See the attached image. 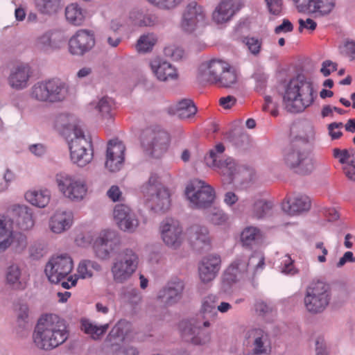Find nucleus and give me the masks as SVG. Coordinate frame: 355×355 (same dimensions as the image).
<instances>
[{"mask_svg":"<svg viewBox=\"0 0 355 355\" xmlns=\"http://www.w3.org/2000/svg\"><path fill=\"white\" fill-rule=\"evenodd\" d=\"M55 129L67 141L71 161L85 166L93 157L91 141L86 138L80 120L75 116L60 114L54 120Z\"/></svg>","mask_w":355,"mask_h":355,"instance_id":"1","label":"nucleus"},{"mask_svg":"<svg viewBox=\"0 0 355 355\" xmlns=\"http://www.w3.org/2000/svg\"><path fill=\"white\" fill-rule=\"evenodd\" d=\"M69 335L64 320L55 314H45L37 320L33 341L38 349L51 351L64 343Z\"/></svg>","mask_w":355,"mask_h":355,"instance_id":"2","label":"nucleus"},{"mask_svg":"<svg viewBox=\"0 0 355 355\" xmlns=\"http://www.w3.org/2000/svg\"><path fill=\"white\" fill-rule=\"evenodd\" d=\"M315 97L313 83L309 78L300 74L288 83L283 101L288 112L298 113L312 105Z\"/></svg>","mask_w":355,"mask_h":355,"instance_id":"3","label":"nucleus"},{"mask_svg":"<svg viewBox=\"0 0 355 355\" xmlns=\"http://www.w3.org/2000/svg\"><path fill=\"white\" fill-rule=\"evenodd\" d=\"M197 78L202 83L229 88L237 83L238 73L235 68L229 63L214 59L200 65Z\"/></svg>","mask_w":355,"mask_h":355,"instance_id":"4","label":"nucleus"},{"mask_svg":"<svg viewBox=\"0 0 355 355\" xmlns=\"http://www.w3.org/2000/svg\"><path fill=\"white\" fill-rule=\"evenodd\" d=\"M284 162L288 168L300 175L310 174L314 170L307 138L295 137L291 140L284 150Z\"/></svg>","mask_w":355,"mask_h":355,"instance_id":"5","label":"nucleus"},{"mask_svg":"<svg viewBox=\"0 0 355 355\" xmlns=\"http://www.w3.org/2000/svg\"><path fill=\"white\" fill-rule=\"evenodd\" d=\"M68 93V85L60 78H53L35 83L30 96L38 102L55 103L65 100Z\"/></svg>","mask_w":355,"mask_h":355,"instance_id":"6","label":"nucleus"},{"mask_svg":"<svg viewBox=\"0 0 355 355\" xmlns=\"http://www.w3.org/2000/svg\"><path fill=\"white\" fill-rule=\"evenodd\" d=\"M331 300V288L326 282L313 279L306 286L304 297L306 310L312 313H322Z\"/></svg>","mask_w":355,"mask_h":355,"instance_id":"7","label":"nucleus"},{"mask_svg":"<svg viewBox=\"0 0 355 355\" xmlns=\"http://www.w3.org/2000/svg\"><path fill=\"white\" fill-rule=\"evenodd\" d=\"M141 192L148 206L155 212H165L169 209V191L158 181L156 175H151L148 182L142 185Z\"/></svg>","mask_w":355,"mask_h":355,"instance_id":"8","label":"nucleus"},{"mask_svg":"<svg viewBox=\"0 0 355 355\" xmlns=\"http://www.w3.org/2000/svg\"><path fill=\"white\" fill-rule=\"evenodd\" d=\"M265 258L260 252H254L248 259L238 258L227 268L223 275V280L228 284L245 279L248 277V267H253L254 272L263 270L265 265Z\"/></svg>","mask_w":355,"mask_h":355,"instance_id":"9","label":"nucleus"},{"mask_svg":"<svg viewBox=\"0 0 355 355\" xmlns=\"http://www.w3.org/2000/svg\"><path fill=\"white\" fill-rule=\"evenodd\" d=\"M138 264L139 257L132 249L123 250L111 266L113 280L119 284L127 282L137 270Z\"/></svg>","mask_w":355,"mask_h":355,"instance_id":"10","label":"nucleus"},{"mask_svg":"<svg viewBox=\"0 0 355 355\" xmlns=\"http://www.w3.org/2000/svg\"><path fill=\"white\" fill-rule=\"evenodd\" d=\"M185 195L190 207L195 209L210 207L216 197L214 188L198 179L193 180L187 184Z\"/></svg>","mask_w":355,"mask_h":355,"instance_id":"11","label":"nucleus"},{"mask_svg":"<svg viewBox=\"0 0 355 355\" xmlns=\"http://www.w3.org/2000/svg\"><path fill=\"white\" fill-rule=\"evenodd\" d=\"M55 182L59 191L65 198L72 201H80L86 196V183L76 176L60 172L56 174Z\"/></svg>","mask_w":355,"mask_h":355,"instance_id":"12","label":"nucleus"},{"mask_svg":"<svg viewBox=\"0 0 355 355\" xmlns=\"http://www.w3.org/2000/svg\"><path fill=\"white\" fill-rule=\"evenodd\" d=\"M73 263L71 257L67 254H61L53 257L45 267V273L49 280L53 284H59L71 272Z\"/></svg>","mask_w":355,"mask_h":355,"instance_id":"13","label":"nucleus"},{"mask_svg":"<svg viewBox=\"0 0 355 355\" xmlns=\"http://www.w3.org/2000/svg\"><path fill=\"white\" fill-rule=\"evenodd\" d=\"M224 151L225 146L222 143L216 144L205 157V162L208 166L217 168L223 175L231 178L236 171V165L231 157L221 159Z\"/></svg>","mask_w":355,"mask_h":355,"instance_id":"14","label":"nucleus"},{"mask_svg":"<svg viewBox=\"0 0 355 355\" xmlns=\"http://www.w3.org/2000/svg\"><path fill=\"white\" fill-rule=\"evenodd\" d=\"M169 141L170 137L167 132L155 128L146 131L142 144L150 155L158 157L167 150Z\"/></svg>","mask_w":355,"mask_h":355,"instance_id":"15","label":"nucleus"},{"mask_svg":"<svg viewBox=\"0 0 355 355\" xmlns=\"http://www.w3.org/2000/svg\"><path fill=\"white\" fill-rule=\"evenodd\" d=\"M202 325H195L187 321L180 324L182 338L194 345L207 346L211 341V334L202 328Z\"/></svg>","mask_w":355,"mask_h":355,"instance_id":"16","label":"nucleus"},{"mask_svg":"<svg viewBox=\"0 0 355 355\" xmlns=\"http://www.w3.org/2000/svg\"><path fill=\"white\" fill-rule=\"evenodd\" d=\"M184 286L181 279H172L158 291L157 299L164 306H172L182 300Z\"/></svg>","mask_w":355,"mask_h":355,"instance_id":"17","label":"nucleus"},{"mask_svg":"<svg viewBox=\"0 0 355 355\" xmlns=\"http://www.w3.org/2000/svg\"><path fill=\"white\" fill-rule=\"evenodd\" d=\"M125 146L118 139H111L107 146L105 166L111 172L119 171L125 159Z\"/></svg>","mask_w":355,"mask_h":355,"instance_id":"18","label":"nucleus"},{"mask_svg":"<svg viewBox=\"0 0 355 355\" xmlns=\"http://www.w3.org/2000/svg\"><path fill=\"white\" fill-rule=\"evenodd\" d=\"M162 238L164 243L170 248L176 249L182 243V227L178 220L166 218L160 226Z\"/></svg>","mask_w":355,"mask_h":355,"instance_id":"19","label":"nucleus"},{"mask_svg":"<svg viewBox=\"0 0 355 355\" xmlns=\"http://www.w3.org/2000/svg\"><path fill=\"white\" fill-rule=\"evenodd\" d=\"M119 238L115 232L103 231L94 242L93 248L96 256L101 259H107L119 244Z\"/></svg>","mask_w":355,"mask_h":355,"instance_id":"20","label":"nucleus"},{"mask_svg":"<svg viewBox=\"0 0 355 355\" xmlns=\"http://www.w3.org/2000/svg\"><path fill=\"white\" fill-rule=\"evenodd\" d=\"M95 45L93 32L81 29L78 31L69 41V52L76 55H83Z\"/></svg>","mask_w":355,"mask_h":355,"instance_id":"21","label":"nucleus"},{"mask_svg":"<svg viewBox=\"0 0 355 355\" xmlns=\"http://www.w3.org/2000/svg\"><path fill=\"white\" fill-rule=\"evenodd\" d=\"M113 215L119 227L124 232L133 233L139 226V220L135 214L125 205H116Z\"/></svg>","mask_w":355,"mask_h":355,"instance_id":"22","label":"nucleus"},{"mask_svg":"<svg viewBox=\"0 0 355 355\" xmlns=\"http://www.w3.org/2000/svg\"><path fill=\"white\" fill-rule=\"evenodd\" d=\"M298 12L317 14L320 16L329 15L335 6L334 0H293Z\"/></svg>","mask_w":355,"mask_h":355,"instance_id":"23","label":"nucleus"},{"mask_svg":"<svg viewBox=\"0 0 355 355\" xmlns=\"http://www.w3.org/2000/svg\"><path fill=\"white\" fill-rule=\"evenodd\" d=\"M205 17L202 8L196 2H191L183 14L182 27L187 32H193L199 24H203Z\"/></svg>","mask_w":355,"mask_h":355,"instance_id":"24","label":"nucleus"},{"mask_svg":"<svg viewBox=\"0 0 355 355\" xmlns=\"http://www.w3.org/2000/svg\"><path fill=\"white\" fill-rule=\"evenodd\" d=\"M189 242L196 250L208 249L211 245V236L205 225L194 224L187 230Z\"/></svg>","mask_w":355,"mask_h":355,"instance_id":"25","label":"nucleus"},{"mask_svg":"<svg viewBox=\"0 0 355 355\" xmlns=\"http://www.w3.org/2000/svg\"><path fill=\"white\" fill-rule=\"evenodd\" d=\"M152 72L157 80L163 82L178 78L175 67L162 58L155 57L150 62Z\"/></svg>","mask_w":355,"mask_h":355,"instance_id":"26","label":"nucleus"},{"mask_svg":"<svg viewBox=\"0 0 355 355\" xmlns=\"http://www.w3.org/2000/svg\"><path fill=\"white\" fill-rule=\"evenodd\" d=\"M220 258L218 255L210 254L202 259L198 272L200 280L204 283L212 281L220 270Z\"/></svg>","mask_w":355,"mask_h":355,"instance_id":"27","label":"nucleus"},{"mask_svg":"<svg viewBox=\"0 0 355 355\" xmlns=\"http://www.w3.org/2000/svg\"><path fill=\"white\" fill-rule=\"evenodd\" d=\"M31 76V71L28 65H17L10 70L8 83L12 89L21 90L28 87Z\"/></svg>","mask_w":355,"mask_h":355,"instance_id":"28","label":"nucleus"},{"mask_svg":"<svg viewBox=\"0 0 355 355\" xmlns=\"http://www.w3.org/2000/svg\"><path fill=\"white\" fill-rule=\"evenodd\" d=\"M239 10L237 0H222L213 12V19L217 24L227 22Z\"/></svg>","mask_w":355,"mask_h":355,"instance_id":"29","label":"nucleus"},{"mask_svg":"<svg viewBox=\"0 0 355 355\" xmlns=\"http://www.w3.org/2000/svg\"><path fill=\"white\" fill-rule=\"evenodd\" d=\"M311 207L310 198L305 195L298 194L293 198L284 200L282 204L283 211L289 215L307 211Z\"/></svg>","mask_w":355,"mask_h":355,"instance_id":"30","label":"nucleus"},{"mask_svg":"<svg viewBox=\"0 0 355 355\" xmlns=\"http://www.w3.org/2000/svg\"><path fill=\"white\" fill-rule=\"evenodd\" d=\"M73 214L69 211H57L50 218L49 227L55 234H61L70 228Z\"/></svg>","mask_w":355,"mask_h":355,"instance_id":"31","label":"nucleus"},{"mask_svg":"<svg viewBox=\"0 0 355 355\" xmlns=\"http://www.w3.org/2000/svg\"><path fill=\"white\" fill-rule=\"evenodd\" d=\"M14 221L19 229L28 230L34 225L31 209L25 205H18L13 209Z\"/></svg>","mask_w":355,"mask_h":355,"instance_id":"32","label":"nucleus"},{"mask_svg":"<svg viewBox=\"0 0 355 355\" xmlns=\"http://www.w3.org/2000/svg\"><path fill=\"white\" fill-rule=\"evenodd\" d=\"M21 270L17 264L9 266L5 271L6 284L12 289L23 291L26 288L25 282L21 281Z\"/></svg>","mask_w":355,"mask_h":355,"instance_id":"33","label":"nucleus"},{"mask_svg":"<svg viewBox=\"0 0 355 355\" xmlns=\"http://www.w3.org/2000/svg\"><path fill=\"white\" fill-rule=\"evenodd\" d=\"M197 112V107L190 99H182L176 105L169 108V113L177 116L181 119L192 117Z\"/></svg>","mask_w":355,"mask_h":355,"instance_id":"34","label":"nucleus"},{"mask_svg":"<svg viewBox=\"0 0 355 355\" xmlns=\"http://www.w3.org/2000/svg\"><path fill=\"white\" fill-rule=\"evenodd\" d=\"M216 297L209 295L206 297L202 303L201 308V314L202 317L203 327H209L214 322L217 317V310L216 309Z\"/></svg>","mask_w":355,"mask_h":355,"instance_id":"35","label":"nucleus"},{"mask_svg":"<svg viewBox=\"0 0 355 355\" xmlns=\"http://www.w3.org/2000/svg\"><path fill=\"white\" fill-rule=\"evenodd\" d=\"M26 200L34 206L43 208L49 202L51 193L47 189H34L25 193Z\"/></svg>","mask_w":355,"mask_h":355,"instance_id":"36","label":"nucleus"},{"mask_svg":"<svg viewBox=\"0 0 355 355\" xmlns=\"http://www.w3.org/2000/svg\"><path fill=\"white\" fill-rule=\"evenodd\" d=\"M130 19L139 26H153L158 23V18L154 14L142 10H132L130 13Z\"/></svg>","mask_w":355,"mask_h":355,"instance_id":"37","label":"nucleus"},{"mask_svg":"<svg viewBox=\"0 0 355 355\" xmlns=\"http://www.w3.org/2000/svg\"><path fill=\"white\" fill-rule=\"evenodd\" d=\"M263 237L262 232L257 227L248 226L241 234V241L243 245L252 248L258 243Z\"/></svg>","mask_w":355,"mask_h":355,"instance_id":"38","label":"nucleus"},{"mask_svg":"<svg viewBox=\"0 0 355 355\" xmlns=\"http://www.w3.org/2000/svg\"><path fill=\"white\" fill-rule=\"evenodd\" d=\"M273 205L263 199L256 200L252 207V216L257 219L263 218L271 214Z\"/></svg>","mask_w":355,"mask_h":355,"instance_id":"39","label":"nucleus"},{"mask_svg":"<svg viewBox=\"0 0 355 355\" xmlns=\"http://www.w3.org/2000/svg\"><path fill=\"white\" fill-rule=\"evenodd\" d=\"M35 4L40 13L51 16L58 12L61 0H35Z\"/></svg>","mask_w":355,"mask_h":355,"instance_id":"40","label":"nucleus"},{"mask_svg":"<svg viewBox=\"0 0 355 355\" xmlns=\"http://www.w3.org/2000/svg\"><path fill=\"white\" fill-rule=\"evenodd\" d=\"M120 297L126 304L135 308L141 302V295L138 289L126 286L120 291Z\"/></svg>","mask_w":355,"mask_h":355,"instance_id":"41","label":"nucleus"},{"mask_svg":"<svg viewBox=\"0 0 355 355\" xmlns=\"http://www.w3.org/2000/svg\"><path fill=\"white\" fill-rule=\"evenodd\" d=\"M65 16L71 24L80 26L85 19V14L77 3H71L65 9Z\"/></svg>","mask_w":355,"mask_h":355,"instance_id":"42","label":"nucleus"},{"mask_svg":"<svg viewBox=\"0 0 355 355\" xmlns=\"http://www.w3.org/2000/svg\"><path fill=\"white\" fill-rule=\"evenodd\" d=\"M101 266L97 262L91 260H83L78 267V275L82 279L90 278L94 275V272H98Z\"/></svg>","mask_w":355,"mask_h":355,"instance_id":"43","label":"nucleus"},{"mask_svg":"<svg viewBox=\"0 0 355 355\" xmlns=\"http://www.w3.org/2000/svg\"><path fill=\"white\" fill-rule=\"evenodd\" d=\"M249 336L254 338L252 351L268 354L266 342L267 340V335L261 329H252L249 332Z\"/></svg>","mask_w":355,"mask_h":355,"instance_id":"44","label":"nucleus"},{"mask_svg":"<svg viewBox=\"0 0 355 355\" xmlns=\"http://www.w3.org/2000/svg\"><path fill=\"white\" fill-rule=\"evenodd\" d=\"M109 324L96 325L89 320L82 321V329L85 333L91 335L94 340L99 339L108 329Z\"/></svg>","mask_w":355,"mask_h":355,"instance_id":"45","label":"nucleus"},{"mask_svg":"<svg viewBox=\"0 0 355 355\" xmlns=\"http://www.w3.org/2000/svg\"><path fill=\"white\" fill-rule=\"evenodd\" d=\"M114 100L108 96H103L99 99L98 103L96 105V108L101 114L102 116L112 119L114 116Z\"/></svg>","mask_w":355,"mask_h":355,"instance_id":"46","label":"nucleus"},{"mask_svg":"<svg viewBox=\"0 0 355 355\" xmlns=\"http://www.w3.org/2000/svg\"><path fill=\"white\" fill-rule=\"evenodd\" d=\"M157 42V37L154 33L144 34L137 40L136 49L139 52H149L153 49Z\"/></svg>","mask_w":355,"mask_h":355,"instance_id":"47","label":"nucleus"},{"mask_svg":"<svg viewBox=\"0 0 355 355\" xmlns=\"http://www.w3.org/2000/svg\"><path fill=\"white\" fill-rule=\"evenodd\" d=\"M37 46L42 51L50 52L58 49L59 44L52 38V33L47 32L37 38Z\"/></svg>","mask_w":355,"mask_h":355,"instance_id":"48","label":"nucleus"},{"mask_svg":"<svg viewBox=\"0 0 355 355\" xmlns=\"http://www.w3.org/2000/svg\"><path fill=\"white\" fill-rule=\"evenodd\" d=\"M10 247L18 253L24 251L27 246L26 236L21 232H12L10 234Z\"/></svg>","mask_w":355,"mask_h":355,"instance_id":"49","label":"nucleus"},{"mask_svg":"<svg viewBox=\"0 0 355 355\" xmlns=\"http://www.w3.org/2000/svg\"><path fill=\"white\" fill-rule=\"evenodd\" d=\"M242 42L248 48L249 52L254 56H257L261 51L262 40L255 37H244Z\"/></svg>","mask_w":355,"mask_h":355,"instance_id":"50","label":"nucleus"},{"mask_svg":"<svg viewBox=\"0 0 355 355\" xmlns=\"http://www.w3.org/2000/svg\"><path fill=\"white\" fill-rule=\"evenodd\" d=\"M28 312L29 309L26 304H20L17 309V324L22 329L28 327Z\"/></svg>","mask_w":355,"mask_h":355,"instance_id":"51","label":"nucleus"},{"mask_svg":"<svg viewBox=\"0 0 355 355\" xmlns=\"http://www.w3.org/2000/svg\"><path fill=\"white\" fill-rule=\"evenodd\" d=\"M207 218L214 225H220L226 222L227 216L221 209L214 207L207 213Z\"/></svg>","mask_w":355,"mask_h":355,"instance_id":"52","label":"nucleus"},{"mask_svg":"<svg viewBox=\"0 0 355 355\" xmlns=\"http://www.w3.org/2000/svg\"><path fill=\"white\" fill-rule=\"evenodd\" d=\"M131 324L126 320H120L112 328V331L114 334L119 336L122 340H124L125 336L131 330Z\"/></svg>","mask_w":355,"mask_h":355,"instance_id":"53","label":"nucleus"},{"mask_svg":"<svg viewBox=\"0 0 355 355\" xmlns=\"http://www.w3.org/2000/svg\"><path fill=\"white\" fill-rule=\"evenodd\" d=\"M294 261L291 259L290 255L286 254L284 257L282 262L281 271L286 275H294L297 273L298 270L293 265Z\"/></svg>","mask_w":355,"mask_h":355,"instance_id":"54","label":"nucleus"},{"mask_svg":"<svg viewBox=\"0 0 355 355\" xmlns=\"http://www.w3.org/2000/svg\"><path fill=\"white\" fill-rule=\"evenodd\" d=\"M254 306L256 313L261 317L268 315L272 311V306L263 300H257Z\"/></svg>","mask_w":355,"mask_h":355,"instance_id":"55","label":"nucleus"},{"mask_svg":"<svg viewBox=\"0 0 355 355\" xmlns=\"http://www.w3.org/2000/svg\"><path fill=\"white\" fill-rule=\"evenodd\" d=\"M152 4L162 8L171 9L178 6L182 0H147Z\"/></svg>","mask_w":355,"mask_h":355,"instance_id":"56","label":"nucleus"},{"mask_svg":"<svg viewBox=\"0 0 355 355\" xmlns=\"http://www.w3.org/2000/svg\"><path fill=\"white\" fill-rule=\"evenodd\" d=\"M333 155L336 159H338L340 163L346 164L351 158L350 149L341 150L340 148H334L333 150Z\"/></svg>","mask_w":355,"mask_h":355,"instance_id":"57","label":"nucleus"},{"mask_svg":"<svg viewBox=\"0 0 355 355\" xmlns=\"http://www.w3.org/2000/svg\"><path fill=\"white\" fill-rule=\"evenodd\" d=\"M299 23V32L302 33L304 29L310 32H313L317 27V23L312 19L307 18L306 19H300Z\"/></svg>","mask_w":355,"mask_h":355,"instance_id":"58","label":"nucleus"},{"mask_svg":"<svg viewBox=\"0 0 355 355\" xmlns=\"http://www.w3.org/2000/svg\"><path fill=\"white\" fill-rule=\"evenodd\" d=\"M104 37L107 44L112 48L118 46L122 41V37L118 33L108 32Z\"/></svg>","mask_w":355,"mask_h":355,"instance_id":"59","label":"nucleus"},{"mask_svg":"<svg viewBox=\"0 0 355 355\" xmlns=\"http://www.w3.org/2000/svg\"><path fill=\"white\" fill-rule=\"evenodd\" d=\"M122 341H123V340L119 336H117V335L114 334L111 330L105 339L104 344L106 347L113 348L115 346L119 345Z\"/></svg>","mask_w":355,"mask_h":355,"instance_id":"60","label":"nucleus"},{"mask_svg":"<svg viewBox=\"0 0 355 355\" xmlns=\"http://www.w3.org/2000/svg\"><path fill=\"white\" fill-rule=\"evenodd\" d=\"M269 10V12L272 14L277 15L280 13L282 8V0H265Z\"/></svg>","mask_w":355,"mask_h":355,"instance_id":"61","label":"nucleus"},{"mask_svg":"<svg viewBox=\"0 0 355 355\" xmlns=\"http://www.w3.org/2000/svg\"><path fill=\"white\" fill-rule=\"evenodd\" d=\"M343 126V123L341 122H334L328 125L329 134L332 139H339L342 136V132L340 130H336V129L342 128Z\"/></svg>","mask_w":355,"mask_h":355,"instance_id":"62","label":"nucleus"},{"mask_svg":"<svg viewBox=\"0 0 355 355\" xmlns=\"http://www.w3.org/2000/svg\"><path fill=\"white\" fill-rule=\"evenodd\" d=\"M342 51L351 60L355 61V41L346 42Z\"/></svg>","mask_w":355,"mask_h":355,"instance_id":"63","label":"nucleus"},{"mask_svg":"<svg viewBox=\"0 0 355 355\" xmlns=\"http://www.w3.org/2000/svg\"><path fill=\"white\" fill-rule=\"evenodd\" d=\"M113 355H139V352L133 346H126L116 350Z\"/></svg>","mask_w":355,"mask_h":355,"instance_id":"64","label":"nucleus"}]
</instances>
